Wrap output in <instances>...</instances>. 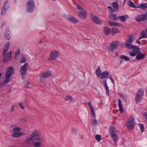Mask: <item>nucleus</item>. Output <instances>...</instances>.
Wrapping results in <instances>:
<instances>
[{
  "label": "nucleus",
  "mask_w": 147,
  "mask_h": 147,
  "mask_svg": "<svg viewBox=\"0 0 147 147\" xmlns=\"http://www.w3.org/2000/svg\"><path fill=\"white\" fill-rule=\"evenodd\" d=\"M40 131L38 130L33 131L32 133L27 136L25 139V142L29 145H32L34 144L35 138L40 136Z\"/></svg>",
  "instance_id": "f257e3e1"
},
{
  "label": "nucleus",
  "mask_w": 147,
  "mask_h": 147,
  "mask_svg": "<svg viewBox=\"0 0 147 147\" xmlns=\"http://www.w3.org/2000/svg\"><path fill=\"white\" fill-rule=\"evenodd\" d=\"M134 37L132 34H130L127 36L126 40L125 45L126 48H128L130 49H140L137 46L133 45L132 43L134 40Z\"/></svg>",
  "instance_id": "f03ea898"
},
{
  "label": "nucleus",
  "mask_w": 147,
  "mask_h": 147,
  "mask_svg": "<svg viewBox=\"0 0 147 147\" xmlns=\"http://www.w3.org/2000/svg\"><path fill=\"white\" fill-rule=\"evenodd\" d=\"M26 10L29 13L32 12L35 7V3L34 0H28L26 4Z\"/></svg>",
  "instance_id": "7ed1b4c3"
},
{
  "label": "nucleus",
  "mask_w": 147,
  "mask_h": 147,
  "mask_svg": "<svg viewBox=\"0 0 147 147\" xmlns=\"http://www.w3.org/2000/svg\"><path fill=\"white\" fill-rule=\"evenodd\" d=\"M13 69L12 67H10L7 68L5 74V77L4 80L5 84H7L9 82L10 77L13 74Z\"/></svg>",
  "instance_id": "20e7f679"
},
{
  "label": "nucleus",
  "mask_w": 147,
  "mask_h": 147,
  "mask_svg": "<svg viewBox=\"0 0 147 147\" xmlns=\"http://www.w3.org/2000/svg\"><path fill=\"white\" fill-rule=\"evenodd\" d=\"M109 133L111 137L113 139L115 142H116L118 140V136L116 134L114 127L111 126L110 127L109 130Z\"/></svg>",
  "instance_id": "39448f33"
},
{
  "label": "nucleus",
  "mask_w": 147,
  "mask_h": 147,
  "mask_svg": "<svg viewBox=\"0 0 147 147\" xmlns=\"http://www.w3.org/2000/svg\"><path fill=\"white\" fill-rule=\"evenodd\" d=\"M119 45V43L117 41L113 42L108 45L107 49L110 52H113L116 50Z\"/></svg>",
  "instance_id": "423d86ee"
},
{
  "label": "nucleus",
  "mask_w": 147,
  "mask_h": 147,
  "mask_svg": "<svg viewBox=\"0 0 147 147\" xmlns=\"http://www.w3.org/2000/svg\"><path fill=\"white\" fill-rule=\"evenodd\" d=\"M59 55V52L57 51H52L49 53L48 60L51 61H54L58 57Z\"/></svg>",
  "instance_id": "0eeeda50"
},
{
  "label": "nucleus",
  "mask_w": 147,
  "mask_h": 147,
  "mask_svg": "<svg viewBox=\"0 0 147 147\" xmlns=\"http://www.w3.org/2000/svg\"><path fill=\"white\" fill-rule=\"evenodd\" d=\"M14 132L12 133L13 136L14 137H19L24 134V133L19 132L21 130V128L19 127L14 128L13 129Z\"/></svg>",
  "instance_id": "6e6552de"
},
{
  "label": "nucleus",
  "mask_w": 147,
  "mask_h": 147,
  "mask_svg": "<svg viewBox=\"0 0 147 147\" xmlns=\"http://www.w3.org/2000/svg\"><path fill=\"white\" fill-rule=\"evenodd\" d=\"M135 119L133 117L131 116L129 118L127 128L129 129H132L135 125Z\"/></svg>",
  "instance_id": "1a4fd4ad"
},
{
  "label": "nucleus",
  "mask_w": 147,
  "mask_h": 147,
  "mask_svg": "<svg viewBox=\"0 0 147 147\" xmlns=\"http://www.w3.org/2000/svg\"><path fill=\"white\" fill-rule=\"evenodd\" d=\"M144 94V91L142 89H139L137 93V97H136V101L137 103L142 98Z\"/></svg>",
  "instance_id": "9d476101"
},
{
  "label": "nucleus",
  "mask_w": 147,
  "mask_h": 147,
  "mask_svg": "<svg viewBox=\"0 0 147 147\" xmlns=\"http://www.w3.org/2000/svg\"><path fill=\"white\" fill-rule=\"evenodd\" d=\"M91 18L92 21L98 24H102V22L101 20L96 16L91 15Z\"/></svg>",
  "instance_id": "9b49d317"
},
{
  "label": "nucleus",
  "mask_w": 147,
  "mask_h": 147,
  "mask_svg": "<svg viewBox=\"0 0 147 147\" xmlns=\"http://www.w3.org/2000/svg\"><path fill=\"white\" fill-rule=\"evenodd\" d=\"M35 140L37 142H34L33 144L34 147H41V143L43 141V139L39 136L36 138Z\"/></svg>",
  "instance_id": "f8f14e48"
},
{
  "label": "nucleus",
  "mask_w": 147,
  "mask_h": 147,
  "mask_svg": "<svg viewBox=\"0 0 147 147\" xmlns=\"http://www.w3.org/2000/svg\"><path fill=\"white\" fill-rule=\"evenodd\" d=\"M28 67V64L26 63L21 67L20 70V73L22 75L24 76L26 74Z\"/></svg>",
  "instance_id": "ddd939ff"
},
{
  "label": "nucleus",
  "mask_w": 147,
  "mask_h": 147,
  "mask_svg": "<svg viewBox=\"0 0 147 147\" xmlns=\"http://www.w3.org/2000/svg\"><path fill=\"white\" fill-rule=\"evenodd\" d=\"M147 19V12L143 15H139L136 18L138 22Z\"/></svg>",
  "instance_id": "4468645a"
},
{
  "label": "nucleus",
  "mask_w": 147,
  "mask_h": 147,
  "mask_svg": "<svg viewBox=\"0 0 147 147\" xmlns=\"http://www.w3.org/2000/svg\"><path fill=\"white\" fill-rule=\"evenodd\" d=\"M9 0H7L4 4L2 9V15H3L5 14L7 10L8 9L9 7Z\"/></svg>",
  "instance_id": "2eb2a0df"
},
{
  "label": "nucleus",
  "mask_w": 147,
  "mask_h": 147,
  "mask_svg": "<svg viewBox=\"0 0 147 147\" xmlns=\"http://www.w3.org/2000/svg\"><path fill=\"white\" fill-rule=\"evenodd\" d=\"M88 105L90 107L91 110V114L92 117L93 119L95 118L96 116L95 114V111L92 105L91 102H89L88 103Z\"/></svg>",
  "instance_id": "dca6fc26"
},
{
  "label": "nucleus",
  "mask_w": 147,
  "mask_h": 147,
  "mask_svg": "<svg viewBox=\"0 0 147 147\" xmlns=\"http://www.w3.org/2000/svg\"><path fill=\"white\" fill-rule=\"evenodd\" d=\"M78 16L80 18L85 19L87 16V13L84 10L82 11H80L77 13Z\"/></svg>",
  "instance_id": "f3484780"
},
{
  "label": "nucleus",
  "mask_w": 147,
  "mask_h": 147,
  "mask_svg": "<svg viewBox=\"0 0 147 147\" xmlns=\"http://www.w3.org/2000/svg\"><path fill=\"white\" fill-rule=\"evenodd\" d=\"M137 50H134L131 51H130L129 52V54L131 56L134 57L136 56L138 53H140V51L139 49H137Z\"/></svg>",
  "instance_id": "a211bd4d"
},
{
  "label": "nucleus",
  "mask_w": 147,
  "mask_h": 147,
  "mask_svg": "<svg viewBox=\"0 0 147 147\" xmlns=\"http://www.w3.org/2000/svg\"><path fill=\"white\" fill-rule=\"evenodd\" d=\"M12 53V51L7 53L6 55L3 58V61L4 62H7L8 60H10L11 58V55Z\"/></svg>",
  "instance_id": "6ab92c4d"
},
{
  "label": "nucleus",
  "mask_w": 147,
  "mask_h": 147,
  "mask_svg": "<svg viewBox=\"0 0 147 147\" xmlns=\"http://www.w3.org/2000/svg\"><path fill=\"white\" fill-rule=\"evenodd\" d=\"M68 21L73 23H76L79 22L78 19L72 16H70L69 19H68Z\"/></svg>",
  "instance_id": "aec40b11"
},
{
  "label": "nucleus",
  "mask_w": 147,
  "mask_h": 147,
  "mask_svg": "<svg viewBox=\"0 0 147 147\" xmlns=\"http://www.w3.org/2000/svg\"><path fill=\"white\" fill-rule=\"evenodd\" d=\"M118 106L119 108V110L121 113H123L124 111L123 107L122 105L121 100L119 99L118 100Z\"/></svg>",
  "instance_id": "412c9836"
},
{
  "label": "nucleus",
  "mask_w": 147,
  "mask_h": 147,
  "mask_svg": "<svg viewBox=\"0 0 147 147\" xmlns=\"http://www.w3.org/2000/svg\"><path fill=\"white\" fill-rule=\"evenodd\" d=\"M9 44L10 42L9 41H7L5 45V47L3 49L4 51L3 54V56H4L6 53L9 47Z\"/></svg>",
  "instance_id": "4be33fe9"
},
{
  "label": "nucleus",
  "mask_w": 147,
  "mask_h": 147,
  "mask_svg": "<svg viewBox=\"0 0 147 147\" xmlns=\"http://www.w3.org/2000/svg\"><path fill=\"white\" fill-rule=\"evenodd\" d=\"M146 54H144L143 53H140L137 55L136 57V59L137 60H140L144 59L146 56Z\"/></svg>",
  "instance_id": "5701e85b"
},
{
  "label": "nucleus",
  "mask_w": 147,
  "mask_h": 147,
  "mask_svg": "<svg viewBox=\"0 0 147 147\" xmlns=\"http://www.w3.org/2000/svg\"><path fill=\"white\" fill-rule=\"evenodd\" d=\"M110 74L107 71H105L102 73L100 78L101 79H103L107 78Z\"/></svg>",
  "instance_id": "b1692460"
},
{
  "label": "nucleus",
  "mask_w": 147,
  "mask_h": 147,
  "mask_svg": "<svg viewBox=\"0 0 147 147\" xmlns=\"http://www.w3.org/2000/svg\"><path fill=\"white\" fill-rule=\"evenodd\" d=\"M112 5L114 10L117 11L119 10V5L117 1L114 2L112 3Z\"/></svg>",
  "instance_id": "393cba45"
},
{
  "label": "nucleus",
  "mask_w": 147,
  "mask_h": 147,
  "mask_svg": "<svg viewBox=\"0 0 147 147\" xmlns=\"http://www.w3.org/2000/svg\"><path fill=\"white\" fill-rule=\"evenodd\" d=\"M129 16L127 15H125L121 16H119L118 19H119L121 22H125L126 19L128 18Z\"/></svg>",
  "instance_id": "a878e982"
},
{
  "label": "nucleus",
  "mask_w": 147,
  "mask_h": 147,
  "mask_svg": "<svg viewBox=\"0 0 147 147\" xmlns=\"http://www.w3.org/2000/svg\"><path fill=\"white\" fill-rule=\"evenodd\" d=\"M110 18L113 20H117L119 18V16H118L115 14H110L109 15Z\"/></svg>",
  "instance_id": "bb28decb"
},
{
  "label": "nucleus",
  "mask_w": 147,
  "mask_h": 147,
  "mask_svg": "<svg viewBox=\"0 0 147 147\" xmlns=\"http://www.w3.org/2000/svg\"><path fill=\"white\" fill-rule=\"evenodd\" d=\"M104 32L105 34L108 35L110 33L111 29L108 27H105L104 28Z\"/></svg>",
  "instance_id": "cd10ccee"
},
{
  "label": "nucleus",
  "mask_w": 147,
  "mask_h": 147,
  "mask_svg": "<svg viewBox=\"0 0 147 147\" xmlns=\"http://www.w3.org/2000/svg\"><path fill=\"white\" fill-rule=\"evenodd\" d=\"M119 31L117 28H113L112 29L111 33L113 35H114L115 34L119 33Z\"/></svg>",
  "instance_id": "c85d7f7f"
},
{
  "label": "nucleus",
  "mask_w": 147,
  "mask_h": 147,
  "mask_svg": "<svg viewBox=\"0 0 147 147\" xmlns=\"http://www.w3.org/2000/svg\"><path fill=\"white\" fill-rule=\"evenodd\" d=\"M96 72L97 76L100 77L101 76L102 73L101 69L99 67H98V69H96Z\"/></svg>",
  "instance_id": "c756f323"
},
{
  "label": "nucleus",
  "mask_w": 147,
  "mask_h": 147,
  "mask_svg": "<svg viewBox=\"0 0 147 147\" xmlns=\"http://www.w3.org/2000/svg\"><path fill=\"white\" fill-rule=\"evenodd\" d=\"M120 58L121 59H123L126 61H130V59L129 57L123 55H120Z\"/></svg>",
  "instance_id": "7c9ffc66"
},
{
  "label": "nucleus",
  "mask_w": 147,
  "mask_h": 147,
  "mask_svg": "<svg viewBox=\"0 0 147 147\" xmlns=\"http://www.w3.org/2000/svg\"><path fill=\"white\" fill-rule=\"evenodd\" d=\"M139 8L142 9H144L147 7V3L141 4L138 6Z\"/></svg>",
  "instance_id": "2f4dec72"
},
{
  "label": "nucleus",
  "mask_w": 147,
  "mask_h": 147,
  "mask_svg": "<svg viewBox=\"0 0 147 147\" xmlns=\"http://www.w3.org/2000/svg\"><path fill=\"white\" fill-rule=\"evenodd\" d=\"M43 74L47 78L51 76V71H48L44 73Z\"/></svg>",
  "instance_id": "473e14b6"
},
{
  "label": "nucleus",
  "mask_w": 147,
  "mask_h": 147,
  "mask_svg": "<svg viewBox=\"0 0 147 147\" xmlns=\"http://www.w3.org/2000/svg\"><path fill=\"white\" fill-rule=\"evenodd\" d=\"M46 78H47L45 76L44 74H43V73L40 76V81L42 82H44Z\"/></svg>",
  "instance_id": "72a5a7b5"
},
{
  "label": "nucleus",
  "mask_w": 147,
  "mask_h": 147,
  "mask_svg": "<svg viewBox=\"0 0 147 147\" xmlns=\"http://www.w3.org/2000/svg\"><path fill=\"white\" fill-rule=\"evenodd\" d=\"M20 62L22 63L25 62L26 61V57L24 56V55H22L20 59Z\"/></svg>",
  "instance_id": "f704fd0d"
},
{
  "label": "nucleus",
  "mask_w": 147,
  "mask_h": 147,
  "mask_svg": "<svg viewBox=\"0 0 147 147\" xmlns=\"http://www.w3.org/2000/svg\"><path fill=\"white\" fill-rule=\"evenodd\" d=\"M98 121L96 119H94L93 118L92 119L91 121L92 124L96 125L97 124Z\"/></svg>",
  "instance_id": "c9c22d12"
},
{
  "label": "nucleus",
  "mask_w": 147,
  "mask_h": 147,
  "mask_svg": "<svg viewBox=\"0 0 147 147\" xmlns=\"http://www.w3.org/2000/svg\"><path fill=\"white\" fill-rule=\"evenodd\" d=\"M65 100H67L69 101L70 102H71L72 101V98L71 96H66Z\"/></svg>",
  "instance_id": "e433bc0d"
},
{
  "label": "nucleus",
  "mask_w": 147,
  "mask_h": 147,
  "mask_svg": "<svg viewBox=\"0 0 147 147\" xmlns=\"http://www.w3.org/2000/svg\"><path fill=\"white\" fill-rule=\"evenodd\" d=\"M128 5L130 7H131L133 8H135V6L133 3L130 0L129 1Z\"/></svg>",
  "instance_id": "4c0bfd02"
},
{
  "label": "nucleus",
  "mask_w": 147,
  "mask_h": 147,
  "mask_svg": "<svg viewBox=\"0 0 147 147\" xmlns=\"http://www.w3.org/2000/svg\"><path fill=\"white\" fill-rule=\"evenodd\" d=\"M101 136L98 135H97L95 136L96 139L98 141H100L101 139Z\"/></svg>",
  "instance_id": "58836bf2"
},
{
  "label": "nucleus",
  "mask_w": 147,
  "mask_h": 147,
  "mask_svg": "<svg viewBox=\"0 0 147 147\" xmlns=\"http://www.w3.org/2000/svg\"><path fill=\"white\" fill-rule=\"evenodd\" d=\"M139 125L141 129V132H143L144 131V125L143 124H139Z\"/></svg>",
  "instance_id": "ea45409f"
},
{
  "label": "nucleus",
  "mask_w": 147,
  "mask_h": 147,
  "mask_svg": "<svg viewBox=\"0 0 147 147\" xmlns=\"http://www.w3.org/2000/svg\"><path fill=\"white\" fill-rule=\"evenodd\" d=\"M107 8L108 10L111 12L113 13L115 11L111 6H108Z\"/></svg>",
  "instance_id": "a19ab883"
},
{
  "label": "nucleus",
  "mask_w": 147,
  "mask_h": 147,
  "mask_svg": "<svg viewBox=\"0 0 147 147\" xmlns=\"http://www.w3.org/2000/svg\"><path fill=\"white\" fill-rule=\"evenodd\" d=\"M77 7L78 10L81 11H82L84 10V9L79 5H77Z\"/></svg>",
  "instance_id": "79ce46f5"
},
{
  "label": "nucleus",
  "mask_w": 147,
  "mask_h": 147,
  "mask_svg": "<svg viewBox=\"0 0 147 147\" xmlns=\"http://www.w3.org/2000/svg\"><path fill=\"white\" fill-rule=\"evenodd\" d=\"M110 26H115V22H112V21H109L108 22Z\"/></svg>",
  "instance_id": "37998d69"
},
{
  "label": "nucleus",
  "mask_w": 147,
  "mask_h": 147,
  "mask_svg": "<svg viewBox=\"0 0 147 147\" xmlns=\"http://www.w3.org/2000/svg\"><path fill=\"white\" fill-rule=\"evenodd\" d=\"M141 35L144 38H145L147 37V36L145 34V32L144 31H143L141 33Z\"/></svg>",
  "instance_id": "c03bdc74"
},
{
  "label": "nucleus",
  "mask_w": 147,
  "mask_h": 147,
  "mask_svg": "<svg viewBox=\"0 0 147 147\" xmlns=\"http://www.w3.org/2000/svg\"><path fill=\"white\" fill-rule=\"evenodd\" d=\"M5 38L7 40L10 39V37L9 35V34L7 33H6L5 34Z\"/></svg>",
  "instance_id": "a18cd8bd"
},
{
  "label": "nucleus",
  "mask_w": 147,
  "mask_h": 147,
  "mask_svg": "<svg viewBox=\"0 0 147 147\" xmlns=\"http://www.w3.org/2000/svg\"><path fill=\"white\" fill-rule=\"evenodd\" d=\"M103 84L105 86V88H107V87H108V86L107 85V81L106 80H104L103 81Z\"/></svg>",
  "instance_id": "49530a36"
},
{
  "label": "nucleus",
  "mask_w": 147,
  "mask_h": 147,
  "mask_svg": "<svg viewBox=\"0 0 147 147\" xmlns=\"http://www.w3.org/2000/svg\"><path fill=\"white\" fill-rule=\"evenodd\" d=\"M18 104L20 107L22 109H24V106L22 102H20L18 103Z\"/></svg>",
  "instance_id": "de8ad7c7"
},
{
  "label": "nucleus",
  "mask_w": 147,
  "mask_h": 147,
  "mask_svg": "<svg viewBox=\"0 0 147 147\" xmlns=\"http://www.w3.org/2000/svg\"><path fill=\"white\" fill-rule=\"evenodd\" d=\"M30 84V83L29 81H27L26 85H25V87L26 88H29V86L28 85Z\"/></svg>",
  "instance_id": "09e8293b"
},
{
  "label": "nucleus",
  "mask_w": 147,
  "mask_h": 147,
  "mask_svg": "<svg viewBox=\"0 0 147 147\" xmlns=\"http://www.w3.org/2000/svg\"><path fill=\"white\" fill-rule=\"evenodd\" d=\"M72 132L73 133H76V131H77V129L75 127H74L72 129Z\"/></svg>",
  "instance_id": "8fccbe9b"
},
{
  "label": "nucleus",
  "mask_w": 147,
  "mask_h": 147,
  "mask_svg": "<svg viewBox=\"0 0 147 147\" xmlns=\"http://www.w3.org/2000/svg\"><path fill=\"white\" fill-rule=\"evenodd\" d=\"M122 25L121 24L117 22H115V26H122Z\"/></svg>",
  "instance_id": "3c124183"
},
{
  "label": "nucleus",
  "mask_w": 147,
  "mask_h": 147,
  "mask_svg": "<svg viewBox=\"0 0 147 147\" xmlns=\"http://www.w3.org/2000/svg\"><path fill=\"white\" fill-rule=\"evenodd\" d=\"M62 16L65 19H67L68 20V19H69V18H70V17H69V16H67L65 15V14L64 15H63Z\"/></svg>",
  "instance_id": "603ef678"
},
{
  "label": "nucleus",
  "mask_w": 147,
  "mask_h": 147,
  "mask_svg": "<svg viewBox=\"0 0 147 147\" xmlns=\"http://www.w3.org/2000/svg\"><path fill=\"white\" fill-rule=\"evenodd\" d=\"M143 116L145 118V119L147 120V113L144 112L143 113Z\"/></svg>",
  "instance_id": "864d4df0"
},
{
  "label": "nucleus",
  "mask_w": 147,
  "mask_h": 147,
  "mask_svg": "<svg viewBox=\"0 0 147 147\" xmlns=\"http://www.w3.org/2000/svg\"><path fill=\"white\" fill-rule=\"evenodd\" d=\"M20 52V50L18 51H17L15 53V57H16L17 55H18Z\"/></svg>",
  "instance_id": "5fc2aeb1"
},
{
  "label": "nucleus",
  "mask_w": 147,
  "mask_h": 147,
  "mask_svg": "<svg viewBox=\"0 0 147 147\" xmlns=\"http://www.w3.org/2000/svg\"><path fill=\"white\" fill-rule=\"evenodd\" d=\"M105 89L106 90V93L107 94H108V95H109V87H107V88H105Z\"/></svg>",
  "instance_id": "6e6d98bb"
},
{
  "label": "nucleus",
  "mask_w": 147,
  "mask_h": 147,
  "mask_svg": "<svg viewBox=\"0 0 147 147\" xmlns=\"http://www.w3.org/2000/svg\"><path fill=\"white\" fill-rule=\"evenodd\" d=\"M11 107V110L10 111H11V112H13L14 110V105H12V106Z\"/></svg>",
  "instance_id": "4d7b16f0"
},
{
  "label": "nucleus",
  "mask_w": 147,
  "mask_h": 147,
  "mask_svg": "<svg viewBox=\"0 0 147 147\" xmlns=\"http://www.w3.org/2000/svg\"><path fill=\"white\" fill-rule=\"evenodd\" d=\"M121 97L122 98V100L126 102V99L125 98L123 95H121Z\"/></svg>",
  "instance_id": "13d9d810"
},
{
  "label": "nucleus",
  "mask_w": 147,
  "mask_h": 147,
  "mask_svg": "<svg viewBox=\"0 0 147 147\" xmlns=\"http://www.w3.org/2000/svg\"><path fill=\"white\" fill-rule=\"evenodd\" d=\"M110 79L111 80L112 82L114 84V82L113 79L111 77V76H110Z\"/></svg>",
  "instance_id": "bf43d9fd"
},
{
  "label": "nucleus",
  "mask_w": 147,
  "mask_h": 147,
  "mask_svg": "<svg viewBox=\"0 0 147 147\" xmlns=\"http://www.w3.org/2000/svg\"><path fill=\"white\" fill-rule=\"evenodd\" d=\"M136 42L138 44H140L141 43V41L139 40H136Z\"/></svg>",
  "instance_id": "052dcab7"
},
{
  "label": "nucleus",
  "mask_w": 147,
  "mask_h": 147,
  "mask_svg": "<svg viewBox=\"0 0 147 147\" xmlns=\"http://www.w3.org/2000/svg\"><path fill=\"white\" fill-rule=\"evenodd\" d=\"M5 24H6V22H3L2 23V25L1 26V28H2V27H3V26L5 25Z\"/></svg>",
  "instance_id": "680f3d73"
},
{
  "label": "nucleus",
  "mask_w": 147,
  "mask_h": 147,
  "mask_svg": "<svg viewBox=\"0 0 147 147\" xmlns=\"http://www.w3.org/2000/svg\"><path fill=\"white\" fill-rule=\"evenodd\" d=\"M80 138L82 140H83L84 139V137L83 135H82L80 136Z\"/></svg>",
  "instance_id": "e2e57ef3"
},
{
  "label": "nucleus",
  "mask_w": 147,
  "mask_h": 147,
  "mask_svg": "<svg viewBox=\"0 0 147 147\" xmlns=\"http://www.w3.org/2000/svg\"><path fill=\"white\" fill-rule=\"evenodd\" d=\"M115 55L117 57L119 55V53L118 52H116L115 53Z\"/></svg>",
  "instance_id": "0e129e2a"
},
{
  "label": "nucleus",
  "mask_w": 147,
  "mask_h": 147,
  "mask_svg": "<svg viewBox=\"0 0 147 147\" xmlns=\"http://www.w3.org/2000/svg\"><path fill=\"white\" fill-rule=\"evenodd\" d=\"M142 38H144V37H142V36H141V37H140L139 38V40H140Z\"/></svg>",
  "instance_id": "69168bd1"
},
{
  "label": "nucleus",
  "mask_w": 147,
  "mask_h": 147,
  "mask_svg": "<svg viewBox=\"0 0 147 147\" xmlns=\"http://www.w3.org/2000/svg\"><path fill=\"white\" fill-rule=\"evenodd\" d=\"M22 120L23 121H24V122H26V120L25 119H22Z\"/></svg>",
  "instance_id": "338daca9"
},
{
  "label": "nucleus",
  "mask_w": 147,
  "mask_h": 147,
  "mask_svg": "<svg viewBox=\"0 0 147 147\" xmlns=\"http://www.w3.org/2000/svg\"><path fill=\"white\" fill-rule=\"evenodd\" d=\"M123 62V60H121L120 61V63H122Z\"/></svg>",
  "instance_id": "774afa93"
}]
</instances>
